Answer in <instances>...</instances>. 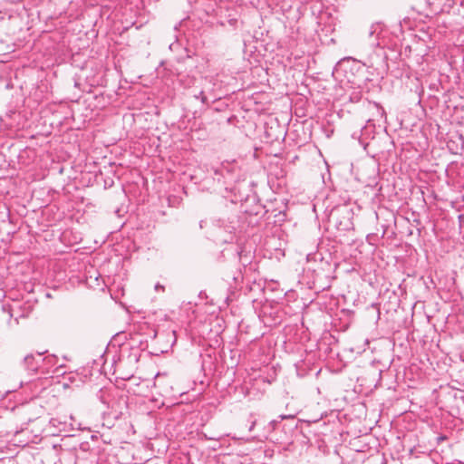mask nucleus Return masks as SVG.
<instances>
[{"label":"nucleus","mask_w":464,"mask_h":464,"mask_svg":"<svg viewBox=\"0 0 464 464\" xmlns=\"http://www.w3.org/2000/svg\"><path fill=\"white\" fill-rule=\"evenodd\" d=\"M254 426H255V422H253V423H252V425H251V427H250V430H251L252 429H254Z\"/></svg>","instance_id":"nucleus-13"},{"label":"nucleus","mask_w":464,"mask_h":464,"mask_svg":"<svg viewBox=\"0 0 464 464\" xmlns=\"http://www.w3.org/2000/svg\"><path fill=\"white\" fill-rule=\"evenodd\" d=\"M11 311H13V308L8 310V313L10 314V316H13V314L11 313Z\"/></svg>","instance_id":"nucleus-12"},{"label":"nucleus","mask_w":464,"mask_h":464,"mask_svg":"<svg viewBox=\"0 0 464 464\" xmlns=\"http://www.w3.org/2000/svg\"><path fill=\"white\" fill-rule=\"evenodd\" d=\"M205 437L208 440H218L220 439V437H208L206 434H205Z\"/></svg>","instance_id":"nucleus-9"},{"label":"nucleus","mask_w":464,"mask_h":464,"mask_svg":"<svg viewBox=\"0 0 464 464\" xmlns=\"http://www.w3.org/2000/svg\"><path fill=\"white\" fill-rule=\"evenodd\" d=\"M194 1H195V0H188V4H189L190 5H193V2H194Z\"/></svg>","instance_id":"nucleus-11"},{"label":"nucleus","mask_w":464,"mask_h":464,"mask_svg":"<svg viewBox=\"0 0 464 464\" xmlns=\"http://www.w3.org/2000/svg\"><path fill=\"white\" fill-rule=\"evenodd\" d=\"M240 172V167L236 160L222 162L220 168L215 170V174H220L231 180H237Z\"/></svg>","instance_id":"nucleus-1"},{"label":"nucleus","mask_w":464,"mask_h":464,"mask_svg":"<svg viewBox=\"0 0 464 464\" xmlns=\"http://www.w3.org/2000/svg\"><path fill=\"white\" fill-rule=\"evenodd\" d=\"M223 7L221 5H218L216 3L209 4L207 7L204 8V11L207 14H215L218 15V13L222 12Z\"/></svg>","instance_id":"nucleus-4"},{"label":"nucleus","mask_w":464,"mask_h":464,"mask_svg":"<svg viewBox=\"0 0 464 464\" xmlns=\"http://www.w3.org/2000/svg\"><path fill=\"white\" fill-rule=\"evenodd\" d=\"M194 97H195L196 99H199L203 104H207V103H208V98H207V96L204 94V92H203V91H200V92H198V94H195V95H194Z\"/></svg>","instance_id":"nucleus-6"},{"label":"nucleus","mask_w":464,"mask_h":464,"mask_svg":"<svg viewBox=\"0 0 464 464\" xmlns=\"http://www.w3.org/2000/svg\"><path fill=\"white\" fill-rule=\"evenodd\" d=\"M288 418H294V417L291 415H280L281 420H285V419H288Z\"/></svg>","instance_id":"nucleus-10"},{"label":"nucleus","mask_w":464,"mask_h":464,"mask_svg":"<svg viewBox=\"0 0 464 464\" xmlns=\"http://www.w3.org/2000/svg\"><path fill=\"white\" fill-rule=\"evenodd\" d=\"M50 423L54 426L58 427L59 425H62L63 428H61V430H65L66 421H61L58 418H52L50 420Z\"/></svg>","instance_id":"nucleus-5"},{"label":"nucleus","mask_w":464,"mask_h":464,"mask_svg":"<svg viewBox=\"0 0 464 464\" xmlns=\"http://www.w3.org/2000/svg\"><path fill=\"white\" fill-rule=\"evenodd\" d=\"M384 34L385 32L380 24L372 25L370 31V38L372 39L371 44L379 47H385L386 43L383 40Z\"/></svg>","instance_id":"nucleus-3"},{"label":"nucleus","mask_w":464,"mask_h":464,"mask_svg":"<svg viewBox=\"0 0 464 464\" xmlns=\"http://www.w3.org/2000/svg\"><path fill=\"white\" fill-rule=\"evenodd\" d=\"M346 67H347V64H346V63H339V64L336 66V68H335V73H337V74H338V73L340 72V71H344V72H346V70H347V68H346Z\"/></svg>","instance_id":"nucleus-7"},{"label":"nucleus","mask_w":464,"mask_h":464,"mask_svg":"<svg viewBox=\"0 0 464 464\" xmlns=\"http://www.w3.org/2000/svg\"><path fill=\"white\" fill-rule=\"evenodd\" d=\"M154 289H155L156 291H160H160H164V286H163V285H161L160 283H157V284L155 285V286H154Z\"/></svg>","instance_id":"nucleus-8"},{"label":"nucleus","mask_w":464,"mask_h":464,"mask_svg":"<svg viewBox=\"0 0 464 464\" xmlns=\"http://www.w3.org/2000/svg\"><path fill=\"white\" fill-rule=\"evenodd\" d=\"M53 357H46L44 360H47L49 362H52ZM44 359L42 358V354L38 353L36 355L34 354H27L23 361L24 366L27 371L30 372H36L38 368L40 367L41 362H43Z\"/></svg>","instance_id":"nucleus-2"}]
</instances>
